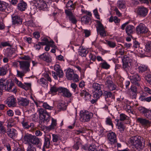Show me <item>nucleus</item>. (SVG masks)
Segmentation results:
<instances>
[{"instance_id": "052dcab7", "label": "nucleus", "mask_w": 151, "mask_h": 151, "mask_svg": "<svg viewBox=\"0 0 151 151\" xmlns=\"http://www.w3.org/2000/svg\"><path fill=\"white\" fill-rule=\"evenodd\" d=\"M145 78L148 83L151 85V74H147Z\"/></svg>"}, {"instance_id": "b1692460", "label": "nucleus", "mask_w": 151, "mask_h": 151, "mask_svg": "<svg viewBox=\"0 0 151 151\" xmlns=\"http://www.w3.org/2000/svg\"><path fill=\"white\" fill-rule=\"evenodd\" d=\"M31 143L35 145L39 148H41L42 143L40 139L35 136H33Z\"/></svg>"}, {"instance_id": "1a4fd4ad", "label": "nucleus", "mask_w": 151, "mask_h": 151, "mask_svg": "<svg viewBox=\"0 0 151 151\" xmlns=\"http://www.w3.org/2000/svg\"><path fill=\"white\" fill-rule=\"evenodd\" d=\"M136 32L140 34H142L147 33L148 29L145 25L142 23H140L136 27Z\"/></svg>"}, {"instance_id": "bf43d9fd", "label": "nucleus", "mask_w": 151, "mask_h": 151, "mask_svg": "<svg viewBox=\"0 0 151 151\" xmlns=\"http://www.w3.org/2000/svg\"><path fill=\"white\" fill-rule=\"evenodd\" d=\"M93 15L96 19H100V15L98 13L97 9H94L93 11Z\"/></svg>"}, {"instance_id": "864d4df0", "label": "nucleus", "mask_w": 151, "mask_h": 151, "mask_svg": "<svg viewBox=\"0 0 151 151\" xmlns=\"http://www.w3.org/2000/svg\"><path fill=\"white\" fill-rule=\"evenodd\" d=\"M58 111L64 110L66 109L65 105L63 103H59L58 105Z\"/></svg>"}, {"instance_id": "39448f33", "label": "nucleus", "mask_w": 151, "mask_h": 151, "mask_svg": "<svg viewBox=\"0 0 151 151\" xmlns=\"http://www.w3.org/2000/svg\"><path fill=\"white\" fill-rule=\"evenodd\" d=\"M39 114L40 119L43 121L48 122L49 121L50 116L46 110L41 109L39 110Z\"/></svg>"}, {"instance_id": "473e14b6", "label": "nucleus", "mask_w": 151, "mask_h": 151, "mask_svg": "<svg viewBox=\"0 0 151 151\" xmlns=\"http://www.w3.org/2000/svg\"><path fill=\"white\" fill-rule=\"evenodd\" d=\"M117 6L120 9H124L126 8V2L124 0H119L117 2Z\"/></svg>"}, {"instance_id": "0eeeda50", "label": "nucleus", "mask_w": 151, "mask_h": 151, "mask_svg": "<svg viewBox=\"0 0 151 151\" xmlns=\"http://www.w3.org/2000/svg\"><path fill=\"white\" fill-rule=\"evenodd\" d=\"M96 21L97 23L96 27L97 32L101 36L103 37L106 36V32L103 25L99 20H97Z\"/></svg>"}, {"instance_id": "69168bd1", "label": "nucleus", "mask_w": 151, "mask_h": 151, "mask_svg": "<svg viewBox=\"0 0 151 151\" xmlns=\"http://www.w3.org/2000/svg\"><path fill=\"white\" fill-rule=\"evenodd\" d=\"M128 117L124 114H121L120 115V120L123 121L126 119H128Z\"/></svg>"}, {"instance_id": "0e129e2a", "label": "nucleus", "mask_w": 151, "mask_h": 151, "mask_svg": "<svg viewBox=\"0 0 151 151\" xmlns=\"http://www.w3.org/2000/svg\"><path fill=\"white\" fill-rule=\"evenodd\" d=\"M104 94L105 95L106 99L107 98H112L113 96L112 95V93L110 91H106L105 92Z\"/></svg>"}, {"instance_id": "58836bf2", "label": "nucleus", "mask_w": 151, "mask_h": 151, "mask_svg": "<svg viewBox=\"0 0 151 151\" xmlns=\"http://www.w3.org/2000/svg\"><path fill=\"white\" fill-rule=\"evenodd\" d=\"M100 66L101 68L105 69H108L110 68V65L105 60H104L100 63Z\"/></svg>"}, {"instance_id": "e2e57ef3", "label": "nucleus", "mask_w": 151, "mask_h": 151, "mask_svg": "<svg viewBox=\"0 0 151 151\" xmlns=\"http://www.w3.org/2000/svg\"><path fill=\"white\" fill-rule=\"evenodd\" d=\"M6 9L7 7L4 4L1 3L0 5V11L6 12Z\"/></svg>"}, {"instance_id": "79ce46f5", "label": "nucleus", "mask_w": 151, "mask_h": 151, "mask_svg": "<svg viewBox=\"0 0 151 151\" xmlns=\"http://www.w3.org/2000/svg\"><path fill=\"white\" fill-rule=\"evenodd\" d=\"M91 20V18L87 15L83 16L81 18V21L83 23L88 24Z\"/></svg>"}, {"instance_id": "aec40b11", "label": "nucleus", "mask_w": 151, "mask_h": 151, "mask_svg": "<svg viewBox=\"0 0 151 151\" xmlns=\"http://www.w3.org/2000/svg\"><path fill=\"white\" fill-rule=\"evenodd\" d=\"M136 121L138 123L143 127H146L150 124V121L142 117L137 118Z\"/></svg>"}, {"instance_id": "49530a36", "label": "nucleus", "mask_w": 151, "mask_h": 151, "mask_svg": "<svg viewBox=\"0 0 151 151\" xmlns=\"http://www.w3.org/2000/svg\"><path fill=\"white\" fill-rule=\"evenodd\" d=\"M8 72V69L5 66L0 67V76H3L5 75Z\"/></svg>"}, {"instance_id": "4d7b16f0", "label": "nucleus", "mask_w": 151, "mask_h": 151, "mask_svg": "<svg viewBox=\"0 0 151 151\" xmlns=\"http://www.w3.org/2000/svg\"><path fill=\"white\" fill-rule=\"evenodd\" d=\"M138 110L140 112L145 115V114H146L148 110L147 109L143 107H139L138 108Z\"/></svg>"}, {"instance_id": "f3484780", "label": "nucleus", "mask_w": 151, "mask_h": 151, "mask_svg": "<svg viewBox=\"0 0 151 151\" xmlns=\"http://www.w3.org/2000/svg\"><path fill=\"white\" fill-rule=\"evenodd\" d=\"M35 5L37 8H40L41 9H43L47 8V5L45 2L43 0H37Z\"/></svg>"}, {"instance_id": "7ed1b4c3", "label": "nucleus", "mask_w": 151, "mask_h": 151, "mask_svg": "<svg viewBox=\"0 0 151 151\" xmlns=\"http://www.w3.org/2000/svg\"><path fill=\"white\" fill-rule=\"evenodd\" d=\"M92 87L94 90L93 97L96 99L99 98L102 94L101 85L95 83L93 84Z\"/></svg>"}, {"instance_id": "cd10ccee", "label": "nucleus", "mask_w": 151, "mask_h": 151, "mask_svg": "<svg viewBox=\"0 0 151 151\" xmlns=\"http://www.w3.org/2000/svg\"><path fill=\"white\" fill-rule=\"evenodd\" d=\"M12 23L14 24H21L22 22V19L20 16H15L12 17Z\"/></svg>"}, {"instance_id": "8fccbe9b", "label": "nucleus", "mask_w": 151, "mask_h": 151, "mask_svg": "<svg viewBox=\"0 0 151 151\" xmlns=\"http://www.w3.org/2000/svg\"><path fill=\"white\" fill-rule=\"evenodd\" d=\"M116 49H118L116 51V53L117 54H119L121 55H122L124 53V50L123 48H122L120 46H118L116 48Z\"/></svg>"}, {"instance_id": "338daca9", "label": "nucleus", "mask_w": 151, "mask_h": 151, "mask_svg": "<svg viewBox=\"0 0 151 151\" xmlns=\"http://www.w3.org/2000/svg\"><path fill=\"white\" fill-rule=\"evenodd\" d=\"M25 84V85L23 84L21 88L24 89L25 90H27L30 87L31 85L30 83H26Z\"/></svg>"}, {"instance_id": "5fc2aeb1", "label": "nucleus", "mask_w": 151, "mask_h": 151, "mask_svg": "<svg viewBox=\"0 0 151 151\" xmlns=\"http://www.w3.org/2000/svg\"><path fill=\"white\" fill-rule=\"evenodd\" d=\"M80 80V78L78 75L76 73H74L72 76V80L74 82H78Z\"/></svg>"}, {"instance_id": "9d476101", "label": "nucleus", "mask_w": 151, "mask_h": 151, "mask_svg": "<svg viewBox=\"0 0 151 151\" xmlns=\"http://www.w3.org/2000/svg\"><path fill=\"white\" fill-rule=\"evenodd\" d=\"M59 94L64 97L68 98L71 97L72 95L68 89L61 86L60 87Z\"/></svg>"}, {"instance_id": "c03bdc74", "label": "nucleus", "mask_w": 151, "mask_h": 151, "mask_svg": "<svg viewBox=\"0 0 151 151\" xmlns=\"http://www.w3.org/2000/svg\"><path fill=\"white\" fill-rule=\"evenodd\" d=\"M105 123L106 124L111 127L110 130H111L113 129V124L111 119L110 117H108L106 118Z\"/></svg>"}, {"instance_id": "72a5a7b5", "label": "nucleus", "mask_w": 151, "mask_h": 151, "mask_svg": "<svg viewBox=\"0 0 151 151\" xmlns=\"http://www.w3.org/2000/svg\"><path fill=\"white\" fill-rule=\"evenodd\" d=\"M57 122V121L56 119L52 118L51 123L49 126V128L50 129H57L58 127Z\"/></svg>"}, {"instance_id": "c756f323", "label": "nucleus", "mask_w": 151, "mask_h": 151, "mask_svg": "<svg viewBox=\"0 0 151 151\" xmlns=\"http://www.w3.org/2000/svg\"><path fill=\"white\" fill-rule=\"evenodd\" d=\"M27 3L23 0L20 1L17 5L18 9L22 11H24L27 8Z\"/></svg>"}, {"instance_id": "2f4dec72", "label": "nucleus", "mask_w": 151, "mask_h": 151, "mask_svg": "<svg viewBox=\"0 0 151 151\" xmlns=\"http://www.w3.org/2000/svg\"><path fill=\"white\" fill-rule=\"evenodd\" d=\"M54 69L58 73L59 78H62L63 76V71L60 69V66L59 64H56L54 66Z\"/></svg>"}, {"instance_id": "a878e982", "label": "nucleus", "mask_w": 151, "mask_h": 151, "mask_svg": "<svg viewBox=\"0 0 151 151\" xmlns=\"http://www.w3.org/2000/svg\"><path fill=\"white\" fill-rule=\"evenodd\" d=\"M135 65L138 66V71L139 73H142L147 71L148 69V66L144 64H140L137 63L136 65Z\"/></svg>"}, {"instance_id": "680f3d73", "label": "nucleus", "mask_w": 151, "mask_h": 151, "mask_svg": "<svg viewBox=\"0 0 151 151\" xmlns=\"http://www.w3.org/2000/svg\"><path fill=\"white\" fill-rule=\"evenodd\" d=\"M27 151H36V148L32 145L29 144L28 147Z\"/></svg>"}, {"instance_id": "6ab92c4d", "label": "nucleus", "mask_w": 151, "mask_h": 151, "mask_svg": "<svg viewBox=\"0 0 151 151\" xmlns=\"http://www.w3.org/2000/svg\"><path fill=\"white\" fill-rule=\"evenodd\" d=\"M107 137L108 140L111 144L117 142L116 135L114 132H109L108 134Z\"/></svg>"}, {"instance_id": "a19ab883", "label": "nucleus", "mask_w": 151, "mask_h": 151, "mask_svg": "<svg viewBox=\"0 0 151 151\" xmlns=\"http://www.w3.org/2000/svg\"><path fill=\"white\" fill-rule=\"evenodd\" d=\"M109 22H114L115 23L117 24L120 22V19L116 16H111L109 18Z\"/></svg>"}, {"instance_id": "2eb2a0df", "label": "nucleus", "mask_w": 151, "mask_h": 151, "mask_svg": "<svg viewBox=\"0 0 151 151\" xmlns=\"http://www.w3.org/2000/svg\"><path fill=\"white\" fill-rule=\"evenodd\" d=\"M129 55H125L124 57L126 56L127 58L126 59L127 60L132 62L134 63V65H136L137 63L136 58V54L133 52H130V53H129Z\"/></svg>"}, {"instance_id": "4be33fe9", "label": "nucleus", "mask_w": 151, "mask_h": 151, "mask_svg": "<svg viewBox=\"0 0 151 151\" xmlns=\"http://www.w3.org/2000/svg\"><path fill=\"white\" fill-rule=\"evenodd\" d=\"M89 52V49L82 46H80L79 48L78 53L80 55L85 57Z\"/></svg>"}, {"instance_id": "5701e85b", "label": "nucleus", "mask_w": 151, "mask_h": 151, "mask_svg": "<svg viewBox=\"0 0 151 151\" xmlns=\"http://www.w3.org/2000/svg\"><path fill=\"white\" fill-rule=\"evenodd\" d=\"M74 73V70L70 68H68L65 70L66 77L68 80H71L72 79V76Z\"/></svg>"}, {"instance_id": "a18cd8bd", "label": "nucleus", "mask_w": 151, "mask_h": 151, "mask_svg": "<svg viewBox=\"0 0 151 151\" xmlns=\"http://www.w3.org/2000/svg\"><path fill=\"white\" fill-rule=\"evenodd\" d=\"M82 146V143L81 140L80 139H78L77 142L74 144L73 146V148L76 150H78L79 147Z\"/></svg>"}, {"instance_id": "7c9ffc66", "label": "nucleus", "mask_w": 151, "mask_h": 151, "mask_svg": "<svg viewBox=\"0 0 151 151\" xmlns=\"http://www.w3.org/2000/svg\"><path fill=\"white\" fill-rule=\"evenodd\" d=\"M16 130L14 129L8 128L7 133L10 138H13L16 136Z\"/></svg>"}, {"instance_id": "f03ea898", "label": "nucleus", "mask_w": 151, "mask_h": 151, "mask_svg": "<svg viewBox=\"0 0 151 151\" xmlns=\"http://www.w3.org/2000/svg\"><path fill=\"white\" fill-rule=\"evenodd\" d=\"M80 119L83 122H88L93 117V114L87 110H83L80 111Z\"/></svg>"}, {"instance_id": "f704fd0d", "label": "nucleus", "mask_w": 151, "mask_h": 151, "mask_svg": "<svg viewBox=\"0 0 151 151\" xmlns=\"http://www.w3.org/2000/svg\"><path fill=\"white\" fill-rule=\"evenodd\" d=\"M52 141L54 142H59L61 139L60 137L58 135L55 134H52Z\"/></svg>"}, {"instance_id": "37998d69", "label": "nucleus", "mask_w": 151, "mask_h": 151, "mask_svg": "<svg viewBox=\"0 0 151 151\" xmlns=\"http://www.w3.org/2000/svg\"><path fill=\"white\" fill-rule=\"evenodd\" d=\"M75 5V4L73 3V2L71 0L69 1L66 4L67 7L70 10L74 9Z\"/></svg>"}, {"instance_id": "3c124183", "label": "nucleus", "mask_w": 151, "mask_h": 151, "mask_svg": "<svg viewBox=\"0 0 151 151\" xmlns=\"http://www.w3.org/2000/svg\"><path fill=\"white\" fill-rule=\"evenodd\" d=\"M142 91L148 96L151 95V89L148 87L145 86Z\"/></svg>"}, {"instance_id": "393cba45", "label": "nucleus", "mask_w": 151, "mask_h": 151, "mask_svg": "<svg viewBox=\"0 0 151 151\" xmlns=\"http://www.w3.org/2000/svg\"><path fill=\"white\" fill-rule=\"evenodd\" d=\"M38 57L41 60H44L48 63L50 62L51 61L50 56L47 52L43 53L39 56Z\"/></svg>"}, {"instance_id": "4468645a", "label": "nucleus", "mask_w": 151, "mask_h": 151, "mask_svg": "<svg viewBox=\"0 0 151 151\" xmlns=\"http://www.w3.org/2000/svg\"><path fill=\"white\" fill-rule=\"evenodd\" d=\"M60 87H58L56 85H50L49 94L54 96L56 95L58 92L59 94Z\"/></svg>"}, {"instance_id": "9b49d317", "label": "nucleus", "mask_w": 151, "mask_h": 151, "mask_svg": "<svg viewBox=\"0 0 151 151\" xmlns=\"http://www.w3.org/2000/svg\"><path fill=\"white\" fill-rule=\"evenodd\" d=\"M105 85L110 91L117 90L116 86L111 81L110 78H107Z\"/></svg>"}, {"instance_id": "c85d7f7f", "label": "nucleus", "mask_w": 151, "mask_h": 151, "mask_svg": "<svg viewBox=\"0 0 151 151\" xmlns=\"http://www.w3.org/2000/svg\"><path fill=\"white\" fill-rule=\"evenodd\" d=\"M130 77L131 82L135 84H138L137 82L141 80V78L137 74L130 76Z\"/></svg>"}, {"instance_id": "c9c22d12", "label": "nucleus", "mask_w": 151, "mask_h": 151, "mask_svg": "<svg viewBox=\"0 0 151 151\" xmlns=\"http://www.w3.org/2000/svg\"><path fill=\"white\" fill-rule=\"evenodd\" d=\"M14 52L12 48H7L5 51V55L8 58L12 57Z\"/></svg>"}, {"instance_id": "a211bd4d", "label": "nucleus", "mask_w": 151, "mask_h": 151, "mask_svg": "<svg viewBox=\"0 0 151 151\" xmlns=\"http://www.w3.org/2000/svg\"><path fill=\"white\" fill-rule=\"evenodd\" d=\"M29 99L26 98L20 97L18 99V104L20 106H28L29 104Z\"/></svg>"}, {"instance_id": "e433bc0d", "label": "nucleus", "mask_w": 151, "mask_h": 151, "mask_svg": "<svg viewBox=\"0 0 151 151\" xmlns=\"http://www.w3.org/2000/svg\"><path fill=\"white\" fill-rule=\"evenodd\" d=\"M119 120L117 121V123L116 124V126L117 127V128L121 132H122L124 130V126L123 123L122 122H118Z\"/></svg>"}, {"instance_id": "13d9d810", "label": "nucleus", "mask_w": 151, "mask_h": 151, "mask_svg": "<svg viewBox=\"0 0 151 151\" xmlns=\"http://www.w3.org/2000/svg\"><path fill=\"white\" fill-rule=\"evenodd\" d=\"M31 117L32 120V121L37 122L38 121V116L36 114L32 115L31 116Z\"/></svg>"}, {"instance_id": "dca6fc26", "label": "nucleus", "mask_w": 151, "mask_h": 151, "mask_svg": "<svg viewBox=\"0 0 151 151\" xmlns=\"http://www.w3.org/2000/svg\"><path fill=\"white\" fill-rule=\"evenodd\" d=\"M65 13L67 16L68 17L69 20L73 24H76L77 20L72 13L70 11L66 10Z\"/></svg>"}, {"instance_id": "6e6552de", "label": "nucleus", "mask_w": 151, "mask_h": 151, "mask_svg": "<svg viewBox=\"0 0 151 151\" xmlns=\"http://www.w3.org/2000/svg\"><path fill=\"white\" fill-rule=\"evenodd\" d=\"M20 68L24 73H27L30 71V63L28 61H21L19 62Z\"/></svg>"}, {"instance_id": "6e6d98bb", "label": "nucleus", "mask_w": 151, "mask_h": 151, "mask_svg": "<svg viewBox=\"0 0 151 151\" xmlns=\"http://www.w3.org/2000/svg\"><path fill=\"white\" fill-rule=\"evenodd\" d=\"M96 147L95 145L92 144L88 147V150L89 151H97Z\"/></svg>"}, {"instance_id": "412c9836", "label": "nucleus", "mask_w": 151, "mask_h": 151, "mask_svg": "<svg viewBox=\"0 0 151 151\" xmlns=\"http://www.w3.org/2000/svg\"><path fill=\"white\" fill-rule=\"evenodd\" d=\"M137 12L138 15L141 17H144L147 15L148 10L146 8L140 6L138 8Z\"/></svg>"}, {"instance_id": "bb28decb", "label": "nucleus", "mask_w": 151, "mask_h": 151, "mask_svg": "<svg viewBox=\"0 0 151 151\" xmlns=\"http://www.w3.org/2000/svg\"><path fill=\"white\" fill-rule=\"evenodd\" d=\"M44 142L43 147L48 148L50 145V140L51 136L50 135H47V137H46L45 135H44Z\"/></svg>"}, {"instance_id": "ea45409f", "label": "nucleus", "mask_w": 151, "mask_h": 151, "mask_svg": "<svg viewBox=\"0 0 151 151\" xmlns=\"http://www.w3.org/2000/svg\"><path fill=\"white\" fill-rule=\"evenodd\" d=\"M6 79H0V87L3 90L6 88Z\"/></svg>"}, {"instance_id": "09e8293b", "label": "nucleus", "mask_w": 151, "mask_h": 151, "mask_svg": "<svg viewBox=\"0 0 151 151\" xmlns=\"http://www.w3.org/2000/svg\"><path fill=\"white\" fill-rule=\"evenodd\" d=\"M106 44L111 48H114L116 46V43L112 41L106 40Z\"/></svg>"}, {"instance_id": "ddd939ff", "label": "nucleus", "mask_w": 151, "mask_h": 151, "mask_svg": "<svg viewBox=\"0 0 151 151\" xmlns=\"http://www.w3.org/2000/svg\"><path fill=\"white\" fill-rule=\"evenodd\" d=\"M14 85V83L11 80H7L6 81V88L5 89L8 91L15 93L17 91V89L16 87H13Z\"/></svg>"}, {"instance_id": "774afa93", "label": "nucleus", "mask_w": 151, "mask_h": 151, "mask_svg": "<svg viewBox=\"0 0 151 151\" xmlns=\"http://www.w3.org/2000/svg\"><path fill=\"white\" fill-rule=\"evenodd\" d=\"M145 116L149 119H151V110H148Z\"/></svg>"}, {"instance_id": "4c0bfd02", "label": "nucleus", "mask_w": 151, "mask_h": 151, "mask_svg": "<svg viewBox=\"0 0 151 151\" xmlns=\"http://www.w3.org/2000/svg\"><path fill=\"white\" fill-rule=\"evenodd\" d=\"M33 136L31 134L25 135L24 137V140L27 143H31Z\"/></svg>"}, {"instance_id": "de8ad7c7", "label": "nucleus", "mask_w": 151, "mask_h": 151, "mask_svg": "<svg viewBox=\"0 0 151 151\" xmlns=\"http://www.w3.org/2000/svg\"><path fill=\"white\" fill-rule=\"evenodd\" d=\"M148 96L146 93H145L142 91L140 93V96L139 97V99L142 101L145 102V99Z\"/></svg>"}, {"instance_id": "603ef678", "label": "nucleus", "mask_w": 151, "mask_h": 151, "mask_svg": "<svg viewBox=\"0 0 151 151\" xmlns=\"http://www.w3.org/2000/svg\"><path fill=\"white\" fill-rule=\"evenodd\" d=\"M40 83L43 87L47 86L48 84L46 79L43 78H41L40 79Z\"/></svg>"}, {"instance_id": "423d86ee", "label": "nucleus", "mask_w": 151, "mask_h": 151, "mask_svg": "<svg viewBox=\"0 0 151 151\" xmlns=\"http://www.w3.org/2000/svg\"><path fill=\"white\" fill-rule=\"evenodd\" d=\"M127 57H123L122 60L123 63V68L127 72L130 70L132 66L134 65L132 62L127 60L126 59Z\"/></svg>"}, {"instance_id": "20e7f679", "label": "nucleus", "mask_w": 151, "mask_h": 151, "mask_svg": "<svg viewBox=\"0 0 151 151\" xmlns=\"http://www.w3.org/2000/svg\"><path fill=\"white\" fill-rule=\"evenodd\" d=\"M130 22L127 21L125 23L123 24L121 27L122 29H124L125 27H126L125 32L127 35L132 37V35L134 31V27L132 25H127Z\"/></svg>"}, {"instance_id": "f257e3e1", "label": "nucleus", "mask_w": 151, "mask_h": 151, "mask_svg": "<svg viewBox=\"0 0 151 151\" xmlns=\"http://www.w3.org/2000/svg\"><path fill=\"white\" fill-rule=\"evenodd\" d=\"M142 137L138 135L133 136L130 137L128 140V143L132 146L135 151H140L144 147L143 145Z\"/></svg>"}, {"instance_id": "f8f14e48", "label": "nucleus", "mask_w": 151, "mask_h": 151, "mask_svg": "<svg viewBox=\"0 0 151 151\" xmlns=\"http://www.w3.org/2000/svg\"><path fill=\"white\" fill-rule=\"evenodd\" d=\"M5 103L9 107H14L17 105V101L16 98L12 96L8 97Z\"/></svg>"}]
</instances>
